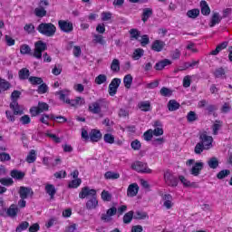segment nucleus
<instances>
[{
    "mask_svg": "<svg viewBox=\"0 0 232 232\" xmlns=\"http://www.w3.org/2000/svg\"><path fill=\"white\" fill-rule=\"evenodd\" d=\"M48 50V45L43 41H37L34 44V51L32 53V48L28 44L20 46V53L22 55H32L35 59H43V52Z\"/></svg>",
    "mask_w": 232,
    "mask_h": 232,
    "instance_id": "obj_1",
    "label": "nucleus"
},
{
    "mask_svg": "<svg viewBox=\"0 0 232 232\" xmlns=\"http://www.w3.org/2000/svg\"><path fill=\"white\" fill-rule=\"evenodd\" d=\"M9 107L12 109V111H5L6 119L10 122H15V115H24V111L21 109V106L17 101L11 102Z\"/></svg>",
    "mask_w": 232,
    "mask_h": 232,
    "instance_id": "obj_2",
    "label": "nucleus"
},
{
    "mask_svg": "<svg viewBox=\"0 0 232 232\" xmlns=\"http://www.w3.org/2000/svg\"><path fill=\"white\" fill-rule=\"evenodd\" d=\"M36 30L45 37H53L55 32H57V27L52 23H42L37 26Z\"/></svg>",
    "mask_w": 232,
    "mask_h": 232,
    "instance_id": "obj_3",
    "label": "nucleus"
},
{
    "mask_svg": "<svg viewBox=\"0 0 232 232\" xmlns=\"http://www.w3.org/2000/svg\"><path fill=\"white\" fill-rule=\"evenodd\" d=\"M106 106V100L99 99L89 105L88 111L94 115H100L102 111V108Z\"/></svg>",
    "mask_w": 232,
    "mask_h": 232,
    "instance_id": "obj_4",
    "label": "nucleus"
},
{
    "mask_svg": "<svg viewBox=\"0 0 232 232\" xmlns=\"http://www.w3.org/2000/svg\"><path fill=\"white\" fill-rule=\"evenodd\" d=\"M199 142L205 147V150L213 148V137L208 135L207 131L199 133Z\"/></svg>",
    "mask_w": 232,
    "mask_h": 232,
    "instance_id": "obj_5",
    "label": "nucleus"
},
{
    "mask_svg": "<svg viewBox=\"0 0 232 232\" xmlns=\"http://www.w3.org/2000/svg\"><path fill=\"white\" fill-rule=\"evenodd\" d=\"M164 180L167 186L170 188H177L179 186V179L173 175L172 171L166 170L164 172Z\"/></svg>",
    "mask_w": 232,
    "mask_h": 232,
    "instance_id": "obj_6",
    "label": "nucleus"
},
{
    "mask_svg": "<svg viewBox=\"0 0 232 232\" xmlns=\"http://www.w3.org/2000/svg\"><path fill=\"white\" fill-rule=\"evenodd\" d=\"M132 169L137 171L138 173H147L151 174L153 170L148 168V163H144L141 161H136L131 165Z\"/></svg>",
    "mask_w": 232,
    "mask_h": 232,
    "instance_id": "obj_7",
    "label": "nucleus"
},
{
    "mask_svg": "<svg viewBox=\"0 0 232 232\" xmlns=\"http://www.w3.org/2000/svg\"><path fill=\"white\" fill-rule=\"evenodd\" d=\"M58 26L62 32L65 34H70L73 32V24L68 20H59Z\"/></svg>",
    "mask_w": 232,
    "mask_h": 232,
    "instance_id": "obj_8",
    "label": "nucleus"
},
{
    "mask_svg": "<svg viewBox=\"0 0 232 232\" xmlns=\"http://www.w3.org/2000/svg\"><path fill=\"white\" fill-rule=\"evenodd\" d=\"M91 198L93 197H97V190L93 188H90L89 187H84L82 188L81 192L79 193L80 198Z\"/></svg>",
    "mask_w": 232,
    "mask_h": 232,
    "instance_id": "obj_9",
    "label": "nucleus"
},
{
    "mask_svg": "<svg viewBox=\"0 0 232 232\" xmlns=\"http://www.w3.org/2000/svg\"><path fill=\"white\" fill-rule=\"evenodd\" d=\"M119 86H121V79L114 78L109 84V95L111 97H113L117 93V90L119 89Z\"/></svg>",
    "mask_w": 232,
    "mask_h": 232,
    "instance_id": "obj_10",
    "label": "nucleus"
},
{
    "mask_svg": "<svg viewBox=\"0 0 232 232\" xmlns=\"http://www.w3.org/2000/svg\"><path fill=\"white\" fill-rule=\"evenodd\" d=\"M115 215H117V208L112 207L105 214H102L101 220L102 222H111V218Z\"/></svg>",
    "mask_w": 232,
    "mask_h": 232,
    "instance_id": "obj_11",
    "label": "nucleus"
},
{
    "mask_svg": "<svg viewBox=\"0 0 232 232\" xmlns=\"http://www.w3.org/2000/svg\"><path fill=\"white\" fill-rule=\"evenodd\" d=\"M18 193L20 198H28V197H31L32 198L34 197V190H32V188L28 187H20Z\"/></svg>",
    "mask_w": 232,
    "mask_h": 232,
    "instance_id": "obj_12",
    "label": "nucleus"
},
{
    "mask_svg": "<svg viewBox=\"0 0 232 232\" xmlns=\"http://www.w3.org/2000/svg\"><path fill=\"white\" fill-rule=\"evenodd\" d=\"M85 208L89 211H92V209H97V208H99V200H97V196L89 198L85 204Z\"/></svg>",
    "mask_w": 232,
    "mask_h": 232,
    "instance_id": "obj_13",
    "label": "nucleus"
},
{
    "mask_svg": "<svg viewBox=\"0 0 232 232\" xmlns=\"http://www.w3.org/2000/svg\"><path fill=\"white\" fill-rule=\"evenodd\" d=\"M89 139L92 142H99L102 139V133H101V130L93 129L90 132Z\"/></svg>",
    "mask_w": 232,
    "mask_h": 232,
    "instance_id": "obj_14",
    "label": "nucleus"
},
{
    "mask_svg": "<svg viewBox=\"0 0 232 232\" xmlns=\"http://www.w3.org/2000/svg\"><path fill=\"white\" fill-rule=\"evenodd\" d=\"M204 169V164L202 162H196L194 166L190 169V173L194 177H198L200 175V171Z\"/></svg>",
    "mask_w": 232,
    "mask_h": 232,
    "instance_id": "obj_15",
    "label": "nucleus"
},
{
    "mask_svg": "<svg viewBox=\"0 0 232 232\" xmlns=\"http://www.w3.org/2000/svg\"><path fill=\"white\" fill-rule=\"evenodd\" d=\"M162 199L164 201L163 206L166 209H171L173 208V197L170 194H165Z\"/></svg>",
    "mask_w": 232,
    "mask_h": 232,
    "instance_id": "obj_16",
    "label": "nucleus"
},
{
    "mask_svg": "<svg viewBox=\"0 0 232 232\" xmlns=\"http://www.w3.org/2000/svg\"><path fill=\"white\" fill-rule=\"evenodd\" d=\"M164 46H166V43L160 40H156L152 43L151 50L154 52H162V50H164Z\"/></svg>",
    "mask_w": 232,
    "mask_h": 232,
    "instance_id": "obj_17",
    "label": "nucleus"
},
{
    "mask_svg": "<svg viewBox=\"0 0 232 232\" xmlns=\"http://www.w3.org/2000/svg\"><path fill=\"white\" fill-rule=\"evenodd\" d=\"M137 193H139V185L137 183L130 184L127 189L128 197H137Z\"/></svg>",
    "mask_w": 232,
    "mask_h": 232,
    "instance_id": "obj_18",
    "label": "nucleus"
},
{
    "mask_svg": "<svg viewBox=\"0 0 232 232\" xmlns=\"http://www.w3.org/2000/svg\"><path fill=\"white\" fill-rule=\"evenodd\" d=\"M151 15H153V9L151 8H144L142 14H141V21L143 23H147L148 19H150V17H151Z\"/></svg>",
    "mask_w": 232,
    "mask_h": 232,
    "instance_id": "obj_19",
    "label": "nucleus"
},
{
    "mask_svg": "<svg viewBox=\"0 0 232 232\" xmlns=\"http://www.w3.org/2000/svg\"><path fill=\"white\" fill-rule=\"evenodd\" d=\"M8 217H11V218H14V217H17V214L19 213V208H17V205H11L9 208L6 211Z\"/></svg>",
    "mask_w": 232,
    "mask_h": 232,
    "instance_id": "obj_20",
    "label": "nucleus"
},
{
    "mask_svg": "<svg viewBox=\"0 0 232 232\" xmlns=\"http://www.w3.org/2000/svg\"><path fill=\"white\" fill-rule=\"evenodd\" d=\"M220 21H222V16H220V14L214 13L209 23L210 28H213V26L218 24Z\"/></svg>",
    "mask_w": 232,
    "mask_h": 232,
    "instance_id": "obj_21",
    "label": "nucleus"
},
{
    "mask_svg": "<svg viewBox=\"0 0 232 232\" xmlns=\"http://www.w3.org/2000/svg\"><path fill=\"white\" fill-rule=\"evenodd\" d=\"M200 8H201V14L203 15H209L211 14V9L209 8L208 2H206L205 0H202L200 2Z\"/></svg>",
    "mask_w": 232,
    "mask_h": 232,
    "instance_id": "obj_22",
    "label": "nucleus"
},
{
    "mask_svg": "<svg viewBox=\"0 0 232 232\" xmlns=\"http://www.w3.org/2000/svg\"><path fill=\"white\" fill-rule=\"evenodd\" d=\"M138 108L141 111H151V103L150 102H140L138 103Z\"/></svg>",
    "mask_w": 232,
    "mask_h": 232,
    "instance_id": "obj_23",
    "label": "nucleus"
},
{
    "mask_svg": "<svg viewBox=\"0 0 232 232\" xmlns=\"http://www.w3.org/2000/svg\"><path fill=\"white\" fill-rule=\"evenodd\" d=\"M171 64V61L168 59H164L155 64V70L160 71L164 70L165 66H169Z\"/></svg>",
    "mask_w": 232,
    "mask_h": 232,
    "instance_id": "obj_24",
    "label": "nucleus"
},
{
    "mask_svg": "<svg viewBox=\"0 0 232 232\" xmlns=\"http://www.w3.org/2000/svg\"><path fill=\"white\" fill-rule=\"evenodd\" d=\"M168 108H169V111H177V110H179V108H180V103H179L175 100H170L168 102Z\"/></svg>",
    "mask_w": 232,
    "mask_h": 232,
    "instance_id": "obj_25",
    "label": "nucleus"
},
{
    "mask_svg": "<svg viewBox=\"0 0 232 232\" xmlns=\"http://www.w3.org/2000/svg\"><path fill=\"white\" fill-rule=\"evenodd\" d=\"M104 177L107 180H117V179L121 178V174L119 172L107 171Z\"/></svg>",
    "mask_w": 232,
    "mask_h": 232,
    "instance_id": "obj_26",
    "label": "nucleus"
},
{
    "mask_svg": "<svg viewBox=\"0 0 232 232\" xmlns=\"http://www.w3.org/2000/svg\"><path fill=\"white\" fill-rule=\"evenodd\" d=\"M225 48H227V42H223L220 44H218L214 51L210 53L211 55H218L220 53L221 50H224Z\"/></svg>",
    "mask_w": 232,
    "mask_h": 232,
    "instance_id": "obj_27",
    "label": "nucleus"
},
{
    "mask_svg": "<svg viewBox=\"0 0 232 232\" xmlns=\"http://www.w3.org/2000/svg\"><path fill=\"white\" fill-rule=\"evenodd\" d=\"M92 43H94V44H102V46L106 44V41L102 34H93Z\"/></svg>",
    "mask_w": 232,
    "mask_h": 232,
    "instance_id": "obj_28",
    "label": "nucleus"
},
{
    "mask_svg": "<svg viewBox=\"0 0 232 232\" xmlns=\"http://www.w3.org/2000/svg\"><path fill=\"white\" fill-rule=\"evenodd\" d=\"M18 75L21 81H25V79H28V77H30V70L23 68L19 71Z\"/></svg>",
    "mask_w": 232,
    "mask_h": 232,
    "instance_id": "obj_29",
    "label": "nucleus"
},
{
    "mask_svg": "<svg viewBox=\"0 0 232 232\" xmlns=\"http://www.w3.org/2000/svg\"><path fill=\"white\" fill-rule=\"evenodd\" d=\"M111 70L115 72H121V62L119 59H113L111 64Z\"/></svg>",
    "mask_w": 232,
    "mask_h": 232,
    "instance_id": "obj_30",
    "label": "nucleus"
},
{
    "mask_svg": "<svg viewBox=\"0 0 232 232\" xmlns=\"http://www.w3.org/2000/svg\"><path fill=\"white\" fill-rule=\"evenodd\" d=\"M124 86L127 89L131 88V82H133V76L131 74H127L123 78Z\"/></svg>",
    "mask_w": 232,
    "mask_h": 232,
    "instance_id": "obj_31",
    "label": "nucleus"
},
{
    "mask_svg": "<svg viewBox=\"0 0 232 232\" xmlns=\"http://www.w3.org/2000/svg\"><path fill=\"white\" fill-rule=\"evenodd\" d=\"M208 165L211 169H217V168H218V159L215 157L210 158L208 161Z\"/></svg>",
    "mask_w": 232,
    "mask_h": 232,
    "instance_id": "obj_32",
    "label": "nucleus"
},
{
    "mask_svg": "<svg viewBox=\"0 0 232 232\" xmlns=\"http://www.w3.org/2000/svg\"><path fill=\"white\" fill-rule=\"evenodd\" d=\"M134 213L135 212H133V210H130V211L127 212L123 216V223L124 224H130L131 222V220H133Z\"/></svg>",
    "mask_w": 232,
    "mask_h": 232,
    "instance_id": "obj_33",
    "label": "nucleus"
},
{
    "mask_svg": "<svg viewBox=\"0 0 232 232\" xmlns=\"http://www.w3.org/2000/svg\"><path fill=\"white\" fill-rule=\"evenodd\" d=\"M133 216L134 220H144L148 218V213L142 211H136Z\"/></svg>",
    "mask_w": 232,
    "mask_h": 232,
    "instance_id": "obj_34",
    "label": "nucleus"
},
{
    "mask_svg": "<svg viewBox=\"0 0 232 232\" xmlns=\"http://www.w3.org/2000/svg\"><path fill=\"white\" fill-rule=\"evenodd\" d=\"M188 17L190 19H197L198 15H200V10L198 9H191L187 12Z\"/></svg>",
    "mask_w": 232,
    "mask_h": 232,
    "instance_id": "obj_35",
    "label": "nucleus"
},
{
    "mask_svg": "<svg viewBox=\"0 0 232 232\" xmlns=\"http://www.w3.org/2000/svg\"><path fill=\"white\" fill-rule=\"evenodd\" d=\"M45 191L51 197L52 199L53 198L55 193L57 192L53 185L45 186Z\"/></svg>",
    "mask_w": 232,
    "mask_h": 232,
    "instance_id": "obj_36",
    "label": "nucleus"
},
{
    "mask_svg": "<svg viewBox=\"0 0 232 232\" xmlns=\"http://www.w3.org/2000/svg\"><path fill=\"white\" fill-rule=\"evenodd\" d=\"M11 177L13 179H17V180H21V179H24V173L21 172L19 170H12Z\"/></svg>",
    "mask_w": 232,
    "mask_h": 232,
    "instance_id": "obj_37",
    "label": "nucleus"
},
{
    "mask_svg": "<svg viewBox=\"0 0 232 232\" xmlns=\"http://www.w3.org/2000/svg\"><path fill=\"white\" fill-rule=\"evenodd\" d=\"M222 128V121H216L215 123L212 125V131L213 135H218V130Z\"/></svg>",
    "mask_w": 232,
    "mask_h": 232,
    "instance_id": "obj_38",
    "label": "nucleus"
},
{
    "mask_svg": "<svg viewBox=\"0 0 232 232\" xmlns=\"http://www.w3.org/2000/svg\"><path fill=\"white\" fill-rule=\"evenodd\" d=\"M143 55H144V50L138 48L134 51L132 59H134V61H139V59H140V57H142Z\"/></svg>",
    "mask_w": 232,
    "mask_h": 232,
    "instance_id": "obj_39",
    "label": "nucleus"
},
{
    "mask_svg": "<svg viewBox=\"0 0 232 232\" xmlns=\"http://www.w3.org/2000/svg\"><path fill=\"white\" fill-rule=\"evenodd\" d=\"M37 108H38V111H40V113H43L44 111H48L50 106L48 105V103H46L44 102H39Z\"/></svg>",
    "mask_w": 232,
    "mask_h": 232,
    "instance_id": "obj_40",
    "label": "nucleus"
},
{
    "mask_svg": "<svg viewBox=\"0 0 232 232\" xmlns=\"http://www.w3.org/2000/svg\"><path fill=\"white\" fill-rule=\"evenodd\" d=\"M37 159L36 154H35V150H32L29 154L27 155L26 158V162H28V164H33V162Z\"/></svg>",
    "mask_w": 232,
    "mask_h": 232,
    "instance_id": "obj_41",
    "label": "nucleus"
},
{
    "mask_svg": "<svg viewBox=\"0 0 232 232\" xmlns=\"http://www.w3.org/2000/svg\"><path fill=\"white\" fill-rule=\"evenodd\" d=\"M34 14L36 17H44L46 16V10L44 7H36L34 9Z\"/></svg>",
    "mask_w": 232,
    "mask_h": 232,
    "instance_id": "obj_42",
    "label": "nucleus"
},
{
    "mask_svg": "<svg viewBox=\"0 0 232 232\" xmlns=\"http://www.w3.org/2000/svg\"><path fill=\"white\" fill-rule=\"evenodd\" d=\"M160 93L162 95V97H171L173 92L168 87H162L160 91Z\"/></svg>",
    "mask_w": 232,
    "mask_h": 232,
    "instance_id": "obj_43",
    "label": "nucleus"
},
{
    "mask_svg": "<svg viewBox=\"0 0 232 232\" xmlns=\"http://www.w3.org/2000/svg\"><path fill=\"white\" fill-rule=\"evenodd\" d=\"M230 173L231 171L229 169H223L217 174V178L222 180V179H226V177L229 176Z\"/></svg>",
    "mask_w": 232,
    "mask_h": 232,
    "instance_id": "obj_44",
    "label": "nucleus"
},
{
    "mask_svg": "<svg viewBox=\"0 0 232 232\" xmlns=\"http://www.w3.org/2000/svg\"><path fill=\"white\" fill-rule=\"evenodd\" d=\"M129 34H130L131 41H133V39L137 41L139 37H140V33L137 29H130Z\"/></svg>",
    "mask_w": 232,
    "mask_h": 232,
    "instance_id": "obj_45",
    "label": "nucleus"
},
{
    "mask_svg": "<svg viewBox=\"0 0 232 232\" xmlns=\"http://www.w3.org/2000/svg\"><path fill=\"white\" fill-rule=\"evenodd\" d=\"M108 81V77H106V74H100L95 78L96 84H104Z\"/></svg>",
    "mask_w": 232,
    "mask_h": 232,
    "instance_id": "obj_46",
    "label": "nucleus"
},
{
    "mask_svg": "<svg viewBox=\"0 0 232 232\" xmlns=\"http://www.w3.org/2000/svg\"><path fill=\"white\" fill-rule=\"evenodd\" d=\"M29 82L34 85L43 84V78L31 76L29 77Z\"/></svg>",
    "mask_w": 232,
    "mask_h": 232,
    "instance_id": "obj_47",
    "label": "nucleus"
},
{
    "mask_svg": "<svg viewBox=\"0 0 232 232\" xmlns=\"http://www.w3.org/2000/svg\"><path fill=\"white\" fill-rule=\"evenodd\" d=\"M66 93H68V90H62L56 92L55 95H59L60 101H63V102H66Z\"/></svg>",
    "mask_w": 232,
    "mask_h": 232,
    "instance_id": "obj_48",
    "label": "nucleus"
},
{
    "mask_svg": "<svg viewBox=\"0 0 232 232\" xmlns=\"http://www.w3.org/2000/svg\"><path fill=\"white\" fill-rule=\"evenodd\" d=\"M102 199L104 202H111V194H110V192L107 190H103L102 192Z\"/></svg>",
    "mask_w": 232,
    "mask_h": 232,
    "instance_id": "obj_49",
    "label": "nucleus"
},
{
    "mask_svg": "<svg viewBox=\"0 0 232 232\" xmlns=\"http://www.w3.org/2000/svg\"><path fill=\"white\" fill-rule=\"evenodd\" d=\"M103 140L107 142V144H113V142H115V137L110 133H107L103 136Z\"/></svg>",
    "mask_w": 232,
    "mask_h": 232,
    "instance_id": "obj_50",
    "label": "nucleus"
},
{
    "mask_svg": "<svg viewBox=\"0 0 232 232\" xmlns=\"http://www.w3.org/2000/svg\"><path fill=\"white\" fill-rule=\"evenodd\" d=\"M198 117H197V113L195 111H190L187 115V120L188 122H195Z\"/></svg>",
    "mask_w": 232,
    "mask_h": 232,
    "instance_id": "obj_51",
    "label": "nucleus"
},
{
    "mask_svg": "<svg viewBox=\"0 0 232 232\" xmlns=\"http://www.w3.org/2000/svg\"><path fill=\"white\" fill-rule=\"evenodd\" d=\"M204 150H206V147L201 145L200 142H198L195 146L194 152L196 153V155H200V153H202Z\"/></svg>",
    "mask_w": 232,
    "mask_h": 232,
    "instance_id": "obj_52",
    "label": "nucleus"
},
{
    "mask_svg": "<svg viewBox=\"0 0 232 232\" xmlns=\"http://www.w3.org/2000/svg\"><path fill=\"white\" fill-rule=\"evenodd\" d=\"M214 75L217 78L224 77V75H226V71L224 70V68L219 67L216 69V71L214 72Z\"/></svg>",
    "mask_w": 232,
    "mask_h": 232,
    "instance_id": "obj_53",
    "label": "nucleus"
},
{
    "mask_svg": "<svg viewBox=\"0 0 232 232\" xmlns=\"http://www.w3.org/2000/svg\"><path fill=\"white\" fill-rule=\"evenodd\" d=\"M144 140L150 141L153 139V130L150 129L143 134Z\"/></svg>",
    "mask_w": 232,
    "mask_h": 232,
    "instance_id": "obj_54",
    "label": "nucleus"
},
{
    "mask_svg": "<svg viewBox=\"0 0 232 232\" xmlns=\"http://www.w3.org/2000/svg\"><path fill=\"white\" fill-rule=\"evenodd\" d=\"M30 224L27 221H23L17 227L16 232L24 231V229H28Z\"/></svg>",
    "mask_w": 232,
    "mask_h": 232,
    "instance_id": "obj_55",
    "label": "nucleus"
},
{
    "mask_svg": "<svg viewBox=\"0 0 232 232\" xmlns=\"http://www.w3.org/2000/svg\"><path fill=\"white\" fill-rule=\"evenodd\" d=\"M0 183L3 186H12V184H14V179L11 178H4L0 179Z\"/></svg>",
    "mask_w": 232,
    "mask_h": 232,
    "instance_id": "obj_56",
    "label": "nucleus"
},
{
    "mask_svg": "<svg viewBox=\"0 0 232 232\" xmlns=\"http://www.w3.org/2000/svg\"><path fill=\"white\" fill-rule=\"evenodd\" d=\"M191 86V76L187 75L183 78V88H189Z\"/></svg>",
    "mask_w": 232,
    "mask_h": 232,
    "instance_id": "obj_57",
    "label": "nucleus"
},
{
    "mask_svg": "<svg viewBox=\"0 0 232 232\" xmlns=\"http://www.w3.org/2000/svg\"><path fill=\"white\" fill-rule=\"evenodd\" d=\"M179 179L183 184V186H185V188H191V186H192L191 181H189L187 179H185L184 176H179Z\"/></svg>",
    "mask_w": 232,
    "mask_h": 232,
    "instance_id": "obj_58",
    "label": "nucleus"
},
{
    "mask_svg": "<svg viewBox=\"0 0 232 232\" xmlns=\"http://www.w3.org/2000/svg\"><path fill=\"white\" fill-rule=\"evenodd\" d=\"M12 157H10V154L6 152L0 153V162H6L8 160H11Z\"/></svg>",
    "mask_w": 232,
    "mask_h": 232,
    "instance_id": "obj_59",
    "label": "nucleus"
},
{
    "mask_svg": "<svg viewBox=\"0 0 232 232\" xmlns=\"http://www.w3.org/2000/svg\"><path fill=\"white\" fill-rule=\"evenodd\" d=\"M48 92V85L46 83H41V85L37 89V92L40 94L46 93Z\"/></svg>",
    "mask_w": 232,
    "mask_h": 232,
    "instance_id": "obj_60",
    "label": "nucleus"
},
{
    "mask_svg": "<svg viewBox=\"0 0 232 232\" xmlns=\"http://www.w3.org/2000/svg\"><path fill=\"white\" fill-rule=\"evenodd\" d=\"M81 179H75L69 183V188H79V186H81Z\"/></svg>",
    "mask_w": 232,
    "mask_h": 232,
    "instance_id": "obj_61",
    "label": "nucleus"
},
{
    "mask_svg": "<svg viewBox=\"0 0 232 232\" xmlns=\"http://www.w3.org/2000/svg\"><path fill=\"white\" fill-rule=\"evenodd\" d=\"M20 122L24 125L30 124V122H32V119H30V116L25 114L20 118Z\"/></svg>",
    "mask_w": 232,
    "mask_h": 232,
    "instance_id": "obj_62",
    "label": "nucleus"
},
{
    "mask_svg": "<svg viewBox=\"0 0 232 232\" xmlns=\"http://www.w3.org/2000/svg\"><path fill=\"white\" fill-rule=\"evenodd\" d=\"M111 12H102V21H110L111 19Z\"/></svg>",
    "mask_w": 232,
    "mask_h": 232,
    "instance_id": "obj_63",
    "label": "nucleus"
},
{
    "mask_svg": "<svg viewBox=\"0 0 232 232\" xmlns=\"http://www.w3.org/2000/svg\"><path fill=\"white\" fill-rule=\"evenodd\" d=\"M130 146L132 150H140V146H141L140 141H139V140H135L130 143Z\"/></svg>",
    "mask_w": 232,
    "mask_h": 232,
    "instance_id": "obj_64",
    "label": "nucleus"
}]
</instances>
